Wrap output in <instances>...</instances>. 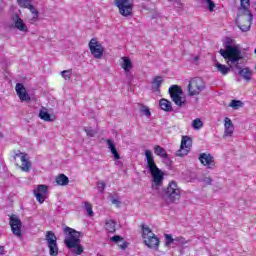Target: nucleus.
Segmentation results:
<instances>
[{
	"label": "nucleus",
	"instance_id": "obj_24",
	"mask_svg": "<svg viewBox=\"0 0 256 256\" xmlns=\"http://www.w3.org/2000/svg\"><path fill=\"white\" fill-rule=\"evenodd\" d=\"M117 223L114 220H107L105 222V230L107 233H115L117 231Z\"/></svg>",
	"mask_w": 256,
	"mask_h": 256
},
{
	"label": "nucleus",
	"instance_id": "obj_35",
	"mask_svg": "<svg viewBox=\"0 0 256 256\" xmlns=\"http://www.w3.org/2000/svg\"><path fill=\"white\" fill-rule=\"evenodd\" d=\"M204 2L206 3V5L208 7V11H210V12L215 11V2H213V0H204Z\"/></svg>",
	"mask_w": 256,
	"mask_h": 256
},
{
	"label": "nucleus",
	"instance_id": "obj_44",
	"mask_svg": "<svg viewBox=\"0 0 256 256\" xmlns=\"http://www.w3.org/2000/svg\"><path fill=\"white\" fill-rule=\"evenodd\" d=\"M112 204L115 205L116 207H121V200H119V198H113Z\"/></svg>",
	"mask_w": 256,
	"mask_h": 256
},
{
	"label": "nucleus",
	"instance_id": "obj_12",
	"mask_svg": "<svg viewBox=\"0 0 256 256\" xmlns=\"http://www.w3.org/2000/svg\"><path fill=\"white\" fill-rule=\"evenodd\" d=\"M9 225L13 235H15V237H18L19 239H23V232H21L23 223L21 222V219L17 217V215L12 214L10 216Z\"/></svg>",
	"mask_w": 256,
	"mask_h": 256
},
{
	"label": "nucleus",
	"instance_id": "obj_25",
	"mask_svg": "<svg viewBox=\"0 0 256 256\" xmlns=\"http://www.w3.org/2000/svg\"><path fill=\"white\" fill-rule=\"evenodd\" d=\"M215 67H216L217 71L219 73H221V75H227L231 71V68H229L226 65L221 64L219 62L215 63Z\"/></svg>",
	"mask_w": 256,
	"mask_h": 256
},
{
	"label": "nucleus",
	"instance_id": "obj_29",
	"mask_svg": "<svg viewBox=\"0 0 256 256\" xmlns=\"http://www.w3.org/2000/svg\"><path fill=\"white\" fill-rule=\"evenodd\" d=\"M164 237L166 239V242H165L166 247H169V245H171L173 241H183V237H176L173 239V236H171V234H165Z\"/></svg>",
	"mask_w": 256,
	"mask_h": 256
},
{
	"label": "nucleus",
	"instance_id": "obj_23",
	"mask_svg": "<svg viewBox=\"0 0 256 256\" xmlns=\"http://www.w3.org/2000/svg\"><path fill=\"white\" fill-rule=\"evenodd\" d=\"M56 183L61 187H65L66 185H69V177L65 174H59L56 176Z\"/></svg>",
	"mask_w": 256,
	"mask_h": 256
},
{
	"label": "nucleus",
	"instance_id": "obj_21",
	"mask_svg": "<svg viewBox=\"0 0 256 256\" xmlns=\"http://www.w3.org/2000/svg\"><path fill=\"white\" fill-rule=\"evenodd\" d=\"M159 106H160V109H162V111H166V112L173 111V106L171 104V101L165 98L160 99Z\"/></svg>",
	"mask_w": 256,
	"mask_h": 256
},
{
	"label": "nucleus",
	"instance_id": "obj_27",
	"mask_svg": "<svg viewBox=\"0 0 256 256\" xmlns=\"http://www.w3.org/2000/svg\"><path fill=\"white\" fill-rule=\"evenodd\" d=\"M39 117L40 119H42V121H46V122L53 121V119L51 118V114H49V112H47L45 108L40 110Z\"/></svg>",
	"mask_w": 256,
	"mask_h": 256
},
{
	"label": "nucleus",
	"instance_id": "obj_45",
	"mask_svg": "<svg viewBox=\"0 0 256 256\" xmlns=\"http://www.w3.org/2000/svg\"><path fill=\"white\" fill-rule=\"evenodd\" d=\"M5 255V247L0 246V256Z\"/></svg>",
	"mask_w": 256,
	"mask_h": 256
},
{
	"label": "nucleus",
	"instance_id": "obj_19",
	"mask_svg": "<svg viewBox=\"0 0 256 256\" xmlns=\"http://www.w3.org/2000/svg\"><path fill=\"white\" fill-rule=\"evenodd\" d=\"M48 189L49 188L47 187V185H43V184L38 185L37 190L34 191V195H35L36 201H38V203H40V204L45 203V196H43V195L47 194Z\"/></svg>",
	"mask_w": 256,
	"mask_h": 256
},
{
	"label": "nucleus",
	"instance_id": "obj_33",
	"mask_svg": "<svg viewBox=\"0 0 256 256\" xmlns=\"http://www.w3.org/2000/svg\"><path fill=\"white\" fill-rule=\"evenodd\" d=\"M229 107H232V109H239V107H243V102H241V100H232Z\"/></svg>",
	"mask_w": 256,
	"mask_h": 256
},
{
	"label": "nucleus",
	"instance_id": "obj_41",
	"mask_svg": "<svg viewBox=\"0 0 256 256\" xmlns=\"http://www.w3.org/2000/svg\"><path fill=\"white\" fill-rule=\"evenodd\" d=\"M106 143H107L108 149H110V151H115L117 149L111 139L106 140Z\"/></svg>",
	"mask_w": 256,
	"mask_h": 256
},
{
	"label": "nucleus",
	"instance_id": "obj_39",
	"mask_svg": "<svg viewBox=\"0 0 256 256\" xmlns=\"http://www.w3.org/2000/svg\"><path fill=\"white\" fill-rule=\"evenodd\" d=\"M118 247L122 250H125L126 247H129V243L125 241V238L121 240V242L118 243Z\"/></svg>",
	"mask_w": 256,
	"mask_h": 256
},
{
	"label": "nucleus",
	"instance_id": "obj_37",
	"mask_svg": "<svg viewBox=\"0 0 256 256\" xmlns=\"http://www.w3.org/2000/svg\"><path fill=\"white\" fill-rule=\"evenodd\" d=\"M84 131H85V133H86V135H87L88 137H95V133H97V132H95V130H93V128H91V127L84 128Z\"/></svg>",
	"mask_w": 256,
	"mask_h": 256
},
{
	"label": "nucleus",
	"instance_id": "obj_1",
	"mask_svg": "<svg viewBox=\"0 0 256 256\" xmlns=\"http://www.w3.org/2000/svg\"><path fill=\"white\" fill-rule=\"evenodd\" d=\"M251 1L240 0V7L236 18V23L241 31L247 32L251 29V21H253V13H251Z\"/></svg>",
	"mask_w": 256,
	"mask_h": 256
},
{
	"label": "nucleus",
	"instance_id": "obj_11",
	"mask_svg": "<svg viewBox=\"0 0 256 256\" xmlns=\"http://www.w3.org/2000/svg\"><path fill=\"white\" fill-rule=\"evenodd\" d=\"M193 147V138L189 136H182L180 149L176 151V157H185L191 153Z\"/></svg>",
	"mask_w": 256,
	"mask_h": 256
},
{
	"label": "nucleus",
	"instance_id": "obj_31",
	"mask_svg": "<svg viewBox=\"0 0 256 256\" xmlns=\"http://www.w3.org/2000/svg\"><path fill=\"white\" fill-rule=\"evenodd\" d=\"M140 107V113H142V115H145L146 117H151V110L149 109V107L143 105V104H138Z\"/></svg>",
	"mask_w": 256,
	"mask_h": 256
},
{
	"label": "nucleus",
	"instance_id": "obj_40",
	"mask_svg": "<svg viewBox=\"0 0 256 256\" xmlns=\"http://www.w3.org/2000/svg\"><path fill=\"white\" fill-rule=\"evenodd\" d=\"M224 127H235V126L233 125V121H231V118L226 117V118L224 119Z\"/></svg>",
	"mask_w": 256,
	"mask_h": 256
},
{
	"label": "nucleus",
	"instance_id": "obj_7",
	"mask_svg": "<svg viewBox=\"0 0 256 256\" xmlns=\"http://www.w3.org/2000/svg\"><path fill=\"white\" fill-rule=\"evenodd\" d=\"M219 53L222 55L223 59L231 61V63H237L243 59L239 47L231 44H227L226 49H220Z\"/></svg>",
	"mask_w": 256,
	"mask_h": 256
},
{
	"label": "nucleus",
	"instance_id": "obj_22",
	"mask_svg": "<svg viewBox=\"0 0 256 256\" xmlns=\"http://www.w3.org/2000/svg\"><path fill=\"white\" fill-rule=\"evenodd\" d=\"M154 153L157 155V157H161V159H169V154H167L165 148L161 147L160 145L154 146Z\"/></svg>",
	"mask_w": 256,
	"mask_h": 256
},
{
	"label": "nucleus",
	"instance_id": "obj_18",
	"mask_svg": "<svg viewBox=\"0 0 256 256\" xmlns=\"http://www.w3.org/2000/svg\"><path fill=\"white\" fill-rule=\"evenodd\" d=\"M15 91L20 99V101H31V96L27 93V89L21 83H17L15 86Z\"/></svg>",
	"mask_w": 256,
	"mask_h": 256
},
{
	"label": "nucleus",
	"instance_id": "obj_14",
	"mask_svg": "<svg viewBox=\"0 0 256 256\" xmlns=\"http://www.w3.org/2000/svg\"><path fill=\"white\" fill-rule=\"evenodd\" d=\"M88 47L94 59H101L103 57L105 48H103V45L97 41V38H92L88 44Z\"/></svg>",
	"mask_w": 256,
	"mask_h": 256
},
{
	"label": "nucleus",
	"instance_id": "obj_4",
	"mask_svg": "<svg viewBox=\"0 0 256 256\" xmlns=\"http://www.w3.org/2000/svg\"><path fill=\"white\" fill-rule=\"evenodd\" d=\"M163 199L167 205L177 203V201L181 199V188H179V185H177L175 181L169 182L166 190L164 191Z\"/></svg>",
	"mask_w": 256,
	"mask_h": 256
},
{
	"label": "nucleus",
	"instance_id": "obj_6",
	"mask_svg": "<svg viewBox=\"0 0 256 256\" xmlns=\"http://www.w3.org/2000/svg\"><path fill=\"white\" fill-rule=\"evenodd\" d=\"M206 89L205 80L202 77L196 76L190 78L187 85V92L189 97H197Z\"/></svg>",
	"mask_w": 256,
	"mask_h": 256
},
{
	"label": "nucleus",
	"instance_id": "obj_15",
	"mask_svg": "<svg viewBox=\"0 0 256 256\" xmlns=\"http://www.w3.org/2000/svg\"><path fill=\"white\" fill-rule=\"evenodd\" d=\"M18 157H20V161L22 163L21 170L29 173V171H31V162L29 161L27 154L21 152V150L14 151V154L12 156L13 161H17Z\"/></svg>",
	"mask_w": 256,
	"mask_h": 256
},
{
	"label": "nucleus",
	"instance_id": "obj_3",
	"mask_svg": "<svg viewBox=\"0 0 256 256\" xmlns=\"http://www.w3.org/2000/svg\"><path fill=\"white\" fill-rule=\"evenodd\" d=\"M64 234L66 235L64 243L68 249H74L75 255H81L84 251L81 246V232L66 226L64 228Z\"/></svg>",
	"mask_w": 256,
	"mask_h": 256
},
{
	"label": "nucleus",
	"instance_id": "obj_16",
	"mask_svg": "<svg viewBox=\"0 0 256 256\" xmlns=\"http://www.w3.org/2000/svg\"><path fill=\"white\" fill-rule=\"evenodd\" d=\"M198 161H200L201 165L207 167V169H214L216 165L215 158L209 153H201Z\"/></svg>",
	"mask_w": 256,
	"mask_h": 256
},
{
	"label": "nucleus",
	"instance_id": "obj_2",
	"mask_svg": "<svg viewBox=\"0 0 256 256\" xmlns=\"http://www.w3.org/2000/svg\"><path fill=\"white\" fill-rule=\"evenodd\" d=\"M144 155L146 158L147 169L152 177L153 185H155V187H162L163 181H165V173L159 169L155 163V157L151 150H145Z\"/></svg>",
	"mask_w": 256,
	"mask_h": 256
},
{
	"label": "nucleus",
	"instance_id": "obj_26",
	"mask_svg": "<svg viewBox=\"0 0 256 256\" xmlns=\"http://www.w3.org/2000/svg\"><path fill=\"white\" fill-rule=\"evenodd\" d=\"M123 63H122V69H124V71H131L132 67H133V63H131V59H129L128 57H122Z\"/></svg>",
	"mask_w": 256,
	"mask_h": 256
},
{
	"label": "nucleus",
	"instance_id": "obj_9",
	"mask_svg": "<svg viewBox=\"0 0 256 256\" xmlns=\"http://www.w3.org/2000/svg\"><path fill=\"white\" fill-rule=\"evenodd\" d=\"M169 95L177 107H183L185 105L186 99L181 96L183 95V89L179 85H172L169 88Z\"/></svg>",
	"mask_w": 256,
	"mask_h": 256
},
{
	"label": "nucleus",
	"instance_id": "obj_10",
	"mask_svg": "<svg viewBox=\"0 0 256 256\" xmlns=\"http://www.w3.org/2000/svg\"><path fill=\"white\" fill-rule=\"evenodd\" d=\"M115 5L123 17L133 15V0H115Z\"/></svg>",
	"mask_w": 256,
	"mask_h": 256
},
{
	"label": "nucleus",
	"instance_id": "obj_34",
	"mask_svg": "<svg viewBox=\"0 0 256 256\" xmlns=\"http://www.w3.org/2000/svg\"><path fill=\"white\" fill-rule=\"evenodd\" d=\"M84 205L86 207V211L89 217H93V205H91V203L89 202H84Z\"/></svg>",
	"mask_w": 256,
	"mask_h": 256
},
{
	"label": "nucleus",
	"instance_id": "obj_28",
	"mask_svg": "<svg viewBox=\"0 0 256 256\" xmlns=\"http://www.w3.org/2000/svg\"><path fill=\"white\" fill-rule=\"evenodd\" d=\"M155 91H159L161 89V85L163 84V77L155 76L153 81Z\"/></svg>",
	"mask_w": 256,
	"mask_h": 256
},
{
	"label": "nucleus",
	"instance_id": "obj_38",
	"mask_svg": "<svg viewBox=\"0 0 256 256\" xmlns=\"http://www.w3.org/2000/svg\"><path fill=\"white\" fill-rule=\"evenodd\" d=\"M123 239L124 238L121 237L120 235H115V236L110 238V241H113V243H117V245H118L119 243L122 242Z\"/></svg>",
	"mask_w": 256,
	"mask_h": 256
},
{
	"label": "nucleus",
	"instance_id": "obj_42",
	"mask_svg": "<svg viewBox=\"0 0 256 256\" xmlns=\"http://www.w3.org/2000/svg\"><path fill=\"white\" fill-rule=\"evenodd\" d=\"M105 187H107V184H105V182L103 181L98 182V189L100 193H103L105 191Z\"/></svg>",
	"mask_w": 256,
	"mask_h": 256
},
{
	"label": "nucleus",
	"instance_id": "obj_20",
	"mask_svg": "<svg viewBox=\"0 0 256 256\" xmlns=\"http://www.w3.org/2000/svg\"><path fill=\"white\" fill-rule=\"evenodd\" d=\"M238 74L240 75V77H243V79H245V81L249 82V81H251L253 71H251V69H249V67L240 68V70L238 71Z\"/></svg>",
	"mask_w": 256,
	"mask_h": 256
},
{
	"label": "nucleus",
	"instance_id": "obj_5",
	"mask_svg": "<svg viewBox=\"0 0 256 256\" xmlns=\"http://www.w3.org/2000/svg\"><path fill=\"white\" fill-rule=\"evenodd\" d=\"M140 227L142 229V239L144 244L147 245L149 249H159V237H157L155 233H153L149 226L141 224Z\"/></svg>",
	"mask_w": 256,
	"mask_h": 256
},
{
	"label": "nucleus",
	"instance_id": "obj_32",
	"mask_svg": "<svg viewBox=\"0 0 256 256\" xmlns=\"http://www.w3.org/2000/svg\"><path fill=\"white\" fill-rule=\"evenodd\" d=\"M61 75L65 81H71V76L73 75V70L68 69L61 72Z\"/></svg>",
	"mask_w": 256,
	"mask_h": 256
},
{
	"label": "nucleus",
	"instance_id": "obj_36",
	"mask_svg": "<svg viewBox=\"0 0 256 256\" xmlns=\"http://www.w3.org/2000/svg\"><path fill=\"white\" fill-rule=\"evenodd\" d=\"M224 129L225 137H231V135H233V132L235 131V127H224Z\"/></svg>",
	"mask_w": 256,
	"mask_h": 256
},
{
	"label": "nucleus",
	"instance_id": "obj_30",
	"mask_svg": "<svg viewBox=\"0 0 256 256\" xmlns=\"http://www.w3.org/2000/svg\"><path fill=\"white\" fill-rule=\"evenodd\" d=\"M192 127L193 129H196V131H199V129H203V121L200 118H196L192 121Z\"/></svg>",
	"mask_w": 256,
	"mask_h": 256
},
{
	"label": "nucleus",
	"instance_id": "obj_17",
	"mask_svg": "<svg viewBox=\"0 0 256 256\" xmlns=\"http://www.w3.org/2000/svg\"><path fill=\"white\" fill-rule=\"evenodd\" d=\"M12 21L14 23V27L18 29V31H21L22 33H29V28L27 27V24H25L23 19L19 17V14H15L12 17Z\"/></svg>",
	"mask_w": 256,
	"mask_h": 256
},
{
	"label": "nucleus",
	"instance_id": "obj_13",
	"mask_svg": "<svg viewBox=\"0 0 256 256\" xmlns=\"http://www.w3.org/2000/svg\"><path fill=\"white\" fill-rule=\"evenodd\" d=\"M17 3L19 7L22 9H29L30 13H32V18L29 20L31 24L39 21V11L31 4V0H17Z\"/></svg>",
	"mask_w": 256,
	"mask_h": 256
},
{
	"label": "nucleus",
	"instance_id": "obj_8",
	"mask_svg": "<svg viewBox=\"0 0 256 256\" xmlns=\"http://www.w3.org/2000/svg\"><path fill=\"white\" fill-rule=\"evenodd\" d=\"M45 241L49 249V255L50 256L59 255V246L57 245V236L55 235V232L46 231Z\"/></svg>",
	"mask_w": 256,
	"mask_h": 256
},
{
	"label": "nucleus",
	"instance_id": "obj_43",
	"mask_svg": "<svg viewBox=\"0 0 256 256\" xmlns=\"http://www.w3.org/2000/svg\"><path fill=\"white\" fill-rule=\"evenodd\" d=\"M111 153L114 156V159H116V161H119V159H121V155H119L117 148L115 150H111Z\"/></svg>",
	"mask_w": 256,
	"mask_h": 256
}]
</instances>
